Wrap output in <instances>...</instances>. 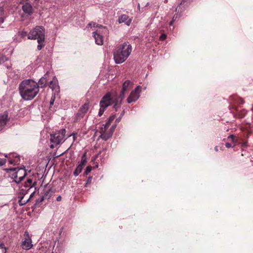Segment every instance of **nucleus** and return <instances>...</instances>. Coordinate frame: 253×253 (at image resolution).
Segmentation results:
<instances>
[{
    "label": "nucleus",
    "instance_id": "obj_15",
    "mask_svg": "<svg viewBox=\"0 0 253 253\" xmlns=\"http://www.w3.org/2000/svg\"><path fill=\"white\" fill-rule=\"evenodd\" d=\"M7 121V115L3 114L0 116V129H2Z\"/></svg>",
    "mask_w": 253,
    "mask_h": 253
},
{
    "label": "nucleus",
    "instance_id": "obj_3",
    "mask_svg": "<svg viewBox=\"0 0 253 253\" xmlns=\"http://www.w3.org/2000/svg\"><path fill=\"white\" fill-rule=\"evenodd\" d=\"M132 50L131 45L124 43L120 45L114 53V59L116 64H121L126 60Z\"/></svg>",
    "mask_w": 253,
    "mask_h": 253
},
{
    "label": "nucleus",
    "instance_id": "obj_36",
    "mask_svg": "<svg viewBox=\"0 0 253 253\" xmlns=\"http://www.w3.org/2000/svg\"><path fill=\"white\" fill-rule=\"evenodd\" d=\"M62 199V197L61 196H58L57 198H56V200L57 201H60Z\"/></svg>",
    "mask_w": 253,
    "mask_h": 253
},
{
    "label": "nucleus",
    "instance_id": "obj_16",
    "mask_svg": "<svg viewBox=\"0 0 253 253\" xmlns=\"http://www.w3.org/2000/svg\"><path fill=\"white\" fill-rule=\"evenodd\" d=\"M47 74H45L42 77L39 81V82L37 83L39 87H42L44 86L47 83Z\"/></svg>",
    "mask_w": 253,
    "mask_h": 253
},
{
    "label": "nucleus",
    "instance_id": "obj_13",
    "mask_svg": "<svg viewBox=\"0 0 253 253\" xmlns=\"http://www.w3.org/2000/svg\"><path fill=\"white\" fill-rule=\"evenodd\" d=\"M93 36L97 44L102 45L103 44V38L99 33L98 32H93Z\"/></svg>",
    "mask_w": 253,
    "mask_h": 253
},
{
    "label": "nucleus",
    "instance_id": "obj_18",
    "mask_svg": "<svg viewBox=\"0 0 253 253\" xmlns=\"http://www.w3.org/2000/svg\"><path fill=\"white\" fill-rule=\"evenodd\" d=\"M32 195V194H31L30 197L26 200H24V197H22L20 198V199L19 200V202H18L19 205L23 206V205H24L25 204H26L28 202V201L30 199Z\"/></svg>",
    "mask_w": 253,
    "mask_h": 253
},
{
    "label": "nucleus",
    "instance_id": "obj_11",
    "mask_svg": "<svg viewBox=\"0 0 253 253\" xmlns=\"http://www.w3.org/2000/svg\"><path fill=\"white\" fill-rule=\"evenodd\" d=\"M23 11L28 15H30L33 13V8L32 5L28 2L23 3L22 7Z\"/></svg>",
    "mask_w": 253,
    "mask_h": 253
},
{
    "label": "nucleus",
    "instance_id": "obj_25",
    "mask_svg": "<svg viewBox=\"0 0 253 253\" xmlns=\"http://www.w3.org/2000/svg\"><path fill=\"white\" fill-rule=\"evenodd\" d=\"M55 93H54V95H52L51 97V98L50 101V105H52L54 104V102L55 101Z\"/></svg>",
    "mask_w": 253,
    "mask_h": 253
},
{
    "label": "nucleus",
    "instance_id": "obj_33",
    "mask_svg": "<svg viewBox=\"0 0 253 253\" xmlns=\"http://www.w3.org/2000/svg\"><path fill=\"white\" fill-rule=\"evenodd\" d=\"M228 138H230L232 141L234 140V137L233 135H230L228 136Z\"/></svg>",
    "mask_w": 253,
    "mask_h": 253
},
{
    "label": "nucleus",
    "instance_id": "obj_10",
    "mask_svg": "<svg viewBox=\"0 0 253 253\" xmlns=\"http://www.w3.org/2000/svg\"><path fill=\"white\" fill-rule=\"evenodd\" d=\"M49 87L54 91L55 93H58L59 92L60 88L58 85V80L55 77H54L52 80L50 81Z\"/></svg>",
    "mask_w": 253,
    "mask_h": 253
},
{
    "label": "nucleus",
    "instance_id": "obj_6",
    "mask_svg": "<svg viewBox=\"0 0 253 253\" xmlns=\"http://www.w3.org/2000/svg\"><path fill=\"white\" fill-rule=\"evenodd\" d=\"M65 132V129H61L60 131L51 135L50 141L53 143L50 146L51 148H53L54 145H56L64 140Z\"/></svg>",
    "mask_w": 253,
    "mask_h": 253
},
{
    "label": "nucleus",
    "instance_id": "obj_2",
    "mask_svg": "<svg viewBox=\"0 0 253 253\" xmlns=\"http://www.w3.org/2000/svg\"><path fill=\"white\" fill-rule=\"evenodd\" d=\"M19 90L21 97L25 100H31L35 98L39 92V86L33 80H23L19 85Z\"/></svg>",
    "mask_w": 253,
    "mask_h": 253
},
{
    "label": "nucleus",
    "instance_id": "obj_39",
    "mask_svg": "<svg viewBox=\"0 0 253 253\" xmlns=\"http://www.w3.org/2000/svg\"><path fill=\"white\" fill-rule=\"evenodd\" d=\"M243 145L244 146H247V142H244L243 144Z\"/></svg>",
    "mask_w": 253,
    "mask_h": 253
},
{
    "label": "nucleus",
    "instance_id": "obj_20",
    "mask_svg": "<svg viewBox=\"0 0 253 253\" xmlns=\"http://www.w3.org/2000/svg\"><path fill=\"white\" fill-rule=\"evenodd\" d=\"M34 186L33 180L31 179H28L27 181L25 183V186L26 187L31 188Z\"/></svg>",
    "mask_w": 253,
    "mask_h": 253
},
{
    "label": "nucleus",
    "instance_id": "obj_5",
    "mask_svg": "<svg viewBox=\"0 0 253 253\" xmlns=\"http://www.w3.org/2000/svg\"><path fill=\"white\" fill-rule=\"evenodd\" d=\"M29 40H37L38 42L44 41L45 29L43 26H37L32 29L28 35Z\"/></svg>",
    "mask_w": 253,
    "mask_h": 253
},
{
    "label": "nucleus",
    "instance_id": "obj_26",
    "mask_svg": "<svg viewBox=\"0 0 253 253\" xmlns=\"http://www.w3.org/2000/svg\"><path fill=\"white\" fill-rule=\"evenodd\" d=\"M124 110H123V111L122 112V113H121V115H120V117H119V118H118V119H116V122H118H118H120V120L121 119L122 117H123V116L124 115Z\"/></svg>",
    "mask_w": 253,
    "mask_h": 253
},
{
    "label": "nucleus",
    "instance_id": "obj_32",
    "mask_svg": "<svg viewBox=\"0 0 253 253\" xmlns=\"http://www.w3.org/2000/svg\"><path fill=\"white\" fill-rule=\"evenodd\" d=\"M27 33L26 32H22L21 35L22 37H24L26 36L27 35Z\"/></svg>",
    "mask_w": 253,
    "mask_h": 253
},
{
    "label": "nucleus",
    "instance_id": "obj_27",
    "mask_svg": "<svg viewBox=\"0 0 253 253\" xmlns=\"http://www.w3.org/2000/svg\"><path fill=\"white\" fill-rule=\"evenodd\" d=\"M0 249L2 250V252L4 253H5L6 249L3 247V244H0Z\"/></svg>",
    "mask_w": 253,
    "mask_h": 253
},
{
    "label": "nucleus",
    "instance_id": "obj_19",
    "mask_svg": "<svg viewBox=\"0 0 253 253\" xmlns=\"http://www.w3.org/2000/svg\"><path fill=\"white\" fill-rule=\"evenodd\" d=\"M83 168L84 167L79 165L74 172V175L75 176H78L81 172Z\"/></svg>",
    "mask_w": 253,
    "mask_h": 253
},
{
    "label": "nucleus",
    "instance_id": "obj_34",
    "mask_svg": "<svg viewBox=\"0 0 253 253\" xmlns=\"http://www.w3.org/2000/svg\"><path fill=\"white\" fill-rule=\"evenodd\" d=\"M3 11V8L2 7H0V15H1Z\"/></svg>",
    "mask_w": 253,
    "mask_h": 253
},
{
    "label": "nucleus",
    "instance_id": "obj_1",
    "mask_svg": "<svg viewBox=\"0 0 253 253\" xmlns=\"http://www.w3.org/2000/svg\"><path fill=\"white\" fill-rule=\"evenodd\" d=\"M133 84L129 80L126 81L123 85L120 94H111L108 93L103 97L100 102V109L98 115L101 116L106 108L111 105H113V109L118 111L121 108L122 100L125 96V92L132 87Z\"/></svg>",
    "mask_w": 253,
    "mask_h": 253
},
{
    "label": "nucleus",
    "instance_id": "obj_21",
    "mask_svg": "<svg viewBox=\"0 0 253 253\" xmlns=\"http://www.w3.org/2000/svg\"><path fill=\"white\" fill-rule=\"evenodd\" d=\"M8 60V58L5 56L1 55L0 56V65Z\"/></svg>",
    "mask_w": 253,
    "mask_h": 253
},
{
    "label": "nucleus",
    "instance_id": "obj_28",
    "mask_svg": "<svg viewBox=\"0 0 253 253\" xmlns=\"http://www.w3.org/2000/svg\"><path fill=\"white\" fill-rule=\"evenodd\" d=\"M166 38L167 35L165 34H163L160 37V39L162 41H164L166 39Z\"/></svg>",
    "mask_w": 253,
    "mask_h": 253
},
{
    "label": "nucleus",
    "instance_id": "obj_29",
    "mask_svg": "<svg viewBox=\"0 0 253 253\" xmlns=\"http://www.w3.org/2000/svg\"><path fill=\"white\" fill-rule=\"evenodd\" d=\"M6 162L5 159H0V166L3 165Z\"/></svg>",
    "mask_w": 253,
    "mask_h": 253
},
{
    "label": "nucleus",
    "instance_id": "obj_23",
    "mask_svg": "<svg viewBox=\"0 0 253 253\" xmlns=\"http://www.w3.org/2000/svg\"><path fill=\"white\" fill-rule=\"evenodd\" d=\"M91 170H92V167L91 166L87 167V168H86V169L85 170L84 174L86 175H87L89 172H90Z\"/></svg>",
    "mask_w": 253,
    "mask_h": 253
},
{
    "label": "nucleus",
    "instance_id": "obj_35",
    "mask_svg": "<svg viewBox=\"0 0 253 253\" xmlns=\"http://www.w3.org/2000/svg\"><path fill=\"white\" fill-rule=\"evenodd\" d=\"M225 146L227 148H230L231 147V145L229 143H226Z\"/></svg>",
    "mask_w": 253,
    "mask_h": 253
},
{
    "label": "nucleus",
    "instance_id": "obj_14",
    "mask_svg": "<svg viewBox=\"0 0 253 253\" xmlns=\"http://www.w3.org/2000/svg\"><path fill=\"white\" fill-rule=\"evenodd\" d=\"M89 107V102L88 101H86L82 107L80 108L79 114L80 115H84L88 111Z\"/></svg>",
    "mask_w": 253,
    "mask_h": 253
},
{
    "label": "nucleus",
    "instance_id": "obj_4",
    "mask_svg": "<svg viewBox=\"0 0 253 253\" xmlns=\"http://www.w3.org/2000/svg\"><path fill=\"white\" fill-rule=\"evenodd\" d=\"M116 115H113L110 117L107 122L99 128V132L100 133L99 137L104 140H107L111 137L112 134L116 127V126H112L110 128L108 127L111 123L115 119Z\"/></svg>",
    "mask_w": 253,
    "mask_h": 253
},
{
    "label": "nucleus",
    "instance_id": "obj_40",
    "mask_svg": "<svg viewBox=\"0 0 253 253\" xmlns=\"http://www.w3.org/2000/svg\"><path fill=\"white\" fill-rule=\"evenodd\" d=\"M214 150L215 151H218V149H217V147L216 146L215 148H214Z\"/></svg>",
    "mask_w": 253,
    "mask_h": 253
},
{
    "label": "nucleus",
    "instance_id": "obj_22",
    "mask_svg": "<svg viewBox=\"0 0 253 253\" xmlns=\"http://www.w3.org/2000/svg\"><path fill=\"white\" fill-rule=\"evenodd\" d=\"M44 41H42V42H38L39 44L37 46V49L39 50H41L42 48L44 46Z\"/></svg>",
    "mask_w": 253,
    "mask_h": 253
},
{
    "label": "nucleus",
    "instance_id": "obj_31",
    "mask_svg": "<svg viewBox=\"0 0 253 253\" xmlns=\"http://www.w3.org/2000/svg\"><path fill=\"white\" fill-rule=\"evenodd\" d=\"M91 180H92V177H88L87 179L86 183V185H85V186H86V185L87 184L90 183L91 182Z\"/></svg>",
    "mask_w": 253,
    "mask_h": 253
},
{
    "label": "nucleus",
    "instance_id": "obj_30",
    "mask_svg": "<svg viewBox=\"0 0 253 253\" xmlns=\"http://www.w3.org/2000/svg\"><path fill=\"white\" fill-rule=\"evenodd\" d=\"M19 158L18 157H17V159H15V160H14V161H13L12 160H9V163L11 164H15V163H17L18 162V160H19Z\"/></svg>",
    "mask_w": 253,
    "mask_h": 253
},
{
    "label": "nucleus",
    "instance_id": "obj_7",
    "mask_svg": "<svg viewBox=\"0 0 253 253\" xmlns=\"http://www.w3.org/2000/svg\"><path fill=\"white\" fill-rule=\"evenodd\" d=\"M141 87L140 85H138L134 89L132 90L127 99V102L128 103L135 102L139 98L140 96V93L141 92Z\"/></svg>",
    "mask_w": 253,
    "mask_h": 253
},
{
    "label": "nucleus",
    "instance_id": "obj_42",
    "mask_svg": "<svg viewBox=\"0 0 253 253\" xmlns=\"http://www.w3.org/2000/svg\"><path fill=\"white\" fill-rule=\"evenodd\" d=\"M6 68H7V69H9V68H10V66H6Z\"/></svg>",
    "mask_w": 253,
    "mask_h": 253
},
{
    "label": "nucleus",
    "instance_id": "obj_9",
    "mask_svg": "<svg viewBox=\"0 0 253 253\" xmlns=\"http://www.w3.org/2000/svg\"><path fill=\"white\" fill-rule=\"evenodd\" d=\"M27 174L26 171L24 169H20L16 172L14 177L15 182H20Z\"/></svg>",
    "mask_w": 253,
    "mask_h": 253
},
{
    "label": "nucleus",
    "instance_id": "obj_38",
    "mask_svg": "<svg viewBox=\"0 0 253 253\" xmlns=\"http://www.w3.org/2000/svg\"><path fill=\"white\" fill-rule=\"evenodd\" d=\"M173 22H174V20H172L170 22V23H169V25H170V26L172 25Z\"/></svg>",
    "mask_w": 253,
    "mask_h": 253
},
{
    "label": "nucleus",
    "instance_id": "obj_41",
    "mask_svg": "<svg viewBox=\"0 0 253 253\" xmlns=\"http://www.w3.org/2000/svg\"><path fill=\"white\" fill-rule=\"evenodd\" d=\"M72 135H73V138H74V140H75V134H72Z\"/></svg>",
    "mask_w": 253,
    "mask_h": 253
},
{
    "label": "nucleus",
    "instance_id": "obj_12",
    "mask_svg": "<svg viewBox=\"0 0 253 253\" xmlns=\"http://www.w3.org/2000/svg\"><path fill=\"white\" fill-rule=\"evenodd\" d=\"M131 21V19L126 14L121 15L118 19V22L119 23H125L127 26H129L130 25Z\"/></svg>",
    "mask_w": 253,
    "mask_h": 253
},
{
    "label": "nucleus",
    "instance_id": "obj_37",
    "mask_svg": "<svg viewBox=\"0 0 253 253\" xmlns=\"http://www.w3.org/2000/svg\"><path fill=\"white\" fill-rule=\"evenodd\" d=\"M4 22V19L2 17H0V23H2Z\"/></svg>",
    "mask_w": 253,
    "mask_h": 253
},
{
    "label": "nucleus",
    "instance_id": "obj_17",
    "mask_svg": "<svg viewBox=\"0 0 253 253\" xmlns=\"http://www.w3.org/2000/svg\"><path fill=\"white\" fill-rule=\"evenodd\" d=\"M87 162V159L86 156V153H84L82 157L81 162L79 163V165L82 166L83 167H84Z\"/></svg>",
    "mask_w": 253,
    "mask_h": 253
},
{
    "label": "nucleus",
    "instance_id": "obj_24",
    "mask_svg": "<svg viewBox=\"0 0 253 253\" xmlns=\"http://www.w3.org/2000/svg\"><path fill=\"white\" fill-rule=\"evenodd\" d=\"M87 27H99L98 25L96 24L95 23H94V22H91L90 23H89L88 25H87Z\"/></svg>",
    "mask_w": 253,
    "mask_h": 253
},
{
    "label": "nucleus",
    "instance_id": "obj_8",
    "mask_svg": "<svg viewBox=\"0 0 253 253\" xmlns=\"http://www.w3.org/2000/svg\"><path fill=\"white\" fill-rule=\"evenodd\" d=\"M24 240L21 243V246L24 250H28L33 247L31 237L27 231L24 234Z\"/></svg>",
    "mask_w": 253,
    "mask_h": 253
}]
</instances>
